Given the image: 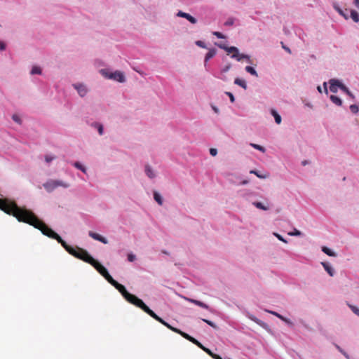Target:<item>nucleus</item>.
I'll list each match as a JSON object with an SVG mask.
<instances>
[{
  "label": "nucleus",
  "instance_id": "obj_23",
  "mask_svg": "<svg viewBox=\"0 0 359 359\" xmlns=\"http://www.w3.org/2000/svg\"><path fill=\"white\" fill-rule=\"evenodd\" d=\"M154 198L160 205H161L163 204L162 197L158 192L154 191Z\"/></svg>",
  "mask_w": 359,
  "mask_h": 359
},
{
  "label": "nucleus",
  "instance_id": "obj_6",
  "mask_svg": "<svg viewBox=\"0 0 359 359\" xmlns=\"http://www.w3.org/2000/svg\"><path fill=\"white\" fill-rule=\"evenodd\" d=\"M102 74L109 79H113L114 81L123 83L126 81L125 76L123 72L120 71H115L114 72H109L105 69L101 70Z\"/></svg>",
  "mask_w": 359,
  "mask_h": 359
},
{
  "label": "nucleus",
  "instance_id": "obj_10",
  "mask_svg": "<svg viewBox=\"0 0 359 359\" xmlns=\"http://www.w3.org/2000/svg\"><path fill=\"white\" fill-rule=\"evenodd\" d=\"M177 15L179 16V17H182V18H186L187 20H189L192 24H196V22H197L196 19L194 17L191 16L189 13H184V12L181 11H180L177 13Z\"/></svg>",
  "mask_w": 359,
  "mask_h": 359
},
{
  "label": "nucleus",
  "instance_id": "obj_24",
  "mask_svg": "<svg viewBox=\"0 0 359 359\" xmlns=\"http://www.w3.org/2000/svg\"><path fill=\"white\" fill-rule=\"evenodd\" d=\"M245 71L253 76H258L256 70L252 67L247 66L245 67Z\"/></svg>",
  "mask_w": 359,
  "mask_h": 359
},
{
  "label": "nucleus",
  "instance_id": "obj_36",
  "mask_svg": "<svg viewBox=\"0 0 359 359\" xmlns=\"http://www.w3.org/2000/svg\"><path fill=\"white\" fill-rule=\"evenodd\" d=\"M202 320H203V321H204L205 323H206L208 325H210V326H211L212 327H213V328H217L216 325H215L213 322H212V321H210V320H207V319H202Z\"/></svg>",
  "mask_w": 359,
  "mask_h": 359
},
{
  "label": "nucleus",
  "instance_id": "obj_32",
  "mask_svg": "<svg viewBox=\"0 0 359 359\" xmlns=\"http://www.w3.org/2000/svg\"><path fill=\"white\" fill-rule=\"evenodd\" d=\"M350 109L353 114H356L359 111V107L356 104H352L350 106Z\"/></svg>",
  "mask_w": 359,
  "mask_h": 359
},
{
  "label": "nucleus",
  "instance_id": "obj_53",
  "mask_svg": "<svg viewBox=\"0 0 359 359\" xmlns=\"http://www.w3.org/2000/svg\"><path fill=\"white\" fill-rule=\"evenodd\" d=\"M353 4L358 9H359V0H354Z\"/></svg>",
  "mask_w": 359,
  "mask_h": 359
},
{
  "label": "nucleus",
  "instance_id": "obj_20",
  "mask_svg": "<svg viewBox=\"0 0 359 359\" xmlns=\"http://www.w3.org/2000/svg\"><path fill=\"white\" fill-rule=\"evenodd\" d=\"M145 172L149 178H154L155 177V174L149 165L145 166Z\"/></svg>",
  "mask_w": 359,
  "mask_h": 359
},
{
  "label": "nucleus",
  "instance_id": "obj_59",
  "mask_svg": "<svg viewBox=\"0 0 359 359\" xmlns=\"http://www.w3.org/2000/svg\"><path fill=\"white\" fill-rule=\"evenodd\" d=\"M166 327H167L168 329H170V330H172V327H172V326H171L170 324L166 325Z\"/></svg>",
  "mask_w": 359,
  "mask_h": 359
},
{
  "label": "nucleus",
  "instance_id": "obj_39",
  "mask_svg": "<svg viewBox=\"0 0 359 359\" xmlns=\"http://www.w3.org/2000/svg\"><path fill=\"white\" fill-rule=\"evenodd\" d=\"M250 172L252 174H255L257 177H258L259 178H261V179H264L266 177V176L259 175L257 170H250Z\"/></svg>",
  "mask_w": 359,
  "mask_h": 359
},
{
  "label": "nucleus",
  "instance_id": "obj_15",
  "mask_svg": "<svg viewBox=\"0 0 359 359\" xmlns=\"http://www.w3.org/2000/svg\"><path fill=\"white\" fill-rule=\"evenodd\" d=\"M216 50L214 48L210 49L205 57V62H207L210 59L216 55Z\"/></svg>",
  "mask_w": 359,
  "mask_h": 359
},
{
  "label": "nucleus",
  "instance_id": "obj_55",
  "mask_svg": "<svg viewBox=\"0 0 359 359\" xmlns=\"http://www.w3.org/2000/svg\"><path fill=\"white\" fill-rule=\"evenodd\" d=\"M337 10H338V11L339 12V13H340V14H341V15H343L344 16V18H345L346 19H347V18H348V17H347V16H346V15L343 13V12H342V11H341V10H340V9H337Z\"/></svg>",
  "mask_w": 359,
  "mask_h": 359
},
{
  "label": "nucleus",
  "instance_id": "obj_11",
  "mask_svg": "<svg viewBox=\"0 0 359 359\" xmlns=\"http://www.w3.org/2000/svg\"><path fill=\"white\" fill-rule=\"evenodd\" d=\"M88 235L92 238H93V239H95L96 241H99L102 242L104 244H107V240L104 237L102 236L101 235H100V234H98L97 233H95V232H93V231H89Z\"/></svg>",
  "mask_w": 359,
  "mask_h": 359
},
{
  "label": "nucleus",
  "instance_id": "obj_28",
  "mask_svg": "<svg viewBox=\"0 0 359 359\" xmlns=\"http://www.w3.org/2000/svg\"><path fill=\"white\" fill-rule=\"evenodd\" d=\"M32 74H41V69L39 67L34 66L32 67L31 71Z\"/></svg>",
  "mask_w": 359,
  "mask_h": 359
},
{
  "label": "nucleus",
  "instance_id": "obj_41",
  "mask_svg": "<svg viewBox=\"0 0 359 359\" xmlns=\"http://www.w3.org/2000/svg\"><path fill=\"white\" fill-rule=\"evenodd\" d=\"M213 34L219 39H224L225 38V36L221 32H214Z\"/></svg>",
  "mask_w": 359,
  "mask_h": 359
},
{
  "label": "nucleus",
  "instance_id": "obj_46",
  "mask_svg": "<svg viewBox=\"0 0 359 359\" xmlns=\"http://www.w3.org/2000/svg\"><path fill=\"white\" fill-rule=\"evenodd\" d=\"M210 154L212 156H215L217 155V150L215 148H211L210 149Z\"/></svg>",
  "mask_w": 359,
  "mask_h": 359
},
{
  "label": "nucleus",
  "instance_id": "obj_60",
  "mask_svg": "<svg viewBox=\"0 0 359 359\" xmlns=\"http://www.w3.org/2000/svg\"><path fill=\"white\" fill-rule=\"evenodd\" d=\"M317 89L319 91V93H322V89H321L320 86H318Z\"/></svg>",
  "mask_w": 359,
  "mask_h": 359
},
{
  "label": "nucleus",
  "instance_id": "obj_34",
  "mask_svg": "<svg viewBox=\"0 0 359 359\" xmlns=\"http://www.w3.org/2000/svg\"><path fill=\"white\" fill-rule=\"evenodd\" d=\"M12 118L15 122L18 123V124H21V119L17 114H13L12 116Z\"/></svg>",
  "mask_w": 359,
  "mask_h": 359
},
{
  "label": "nucleus",
  "instance_id": "obj_4",
  "mask_svg": "<svg viewBox=\"0 0 359 359\" xmlns=\"http://www.w3.org/2000/svg\"><path fill=\"white\" fill-rule=\"evenodd\" d=\"M128 302L130 304L136 306L137 307L140 308L142 310H143L145 313H147L148 315L151 316L153 313V311L150 309L144 302L142 299H139L137 297H136L134 294H130V295L128 297V298L126 299Z\"/></svg>",
  "mask_w": 359,
  "mask_h": 359
},
{
  "label": "nucleus",
  "instance_id": "obj_52",
  "mask_svg": "<svg viewBox=\"0 0 359 359\" xmlns=\"http://www.w3.org/2000/svg\"><path fill=\"white\" fill-rule=\"evenodd\" d=\"M283 321L285 323H286L287 324H288L289 325H292L293 323L291 322V320L287 318H285V319L283 320Z\"/></svg>",
  "mask_w": 359,
  "mask_h": 359
},
{
  "label": "nucleus",
  "instance_id": "obj_12",
  "mask_svg": "<svg viewBox=\"0 0 359 359\" xmlns=\"http://www.w3.org/2000/svg\"><path fill=\"white\" fill-rule=\"evenodd\" d=\"M74 88L77 90L79 94L81 96V97H84L86 93H87V88H86V86L83 84H76V85H74Z\"/></svg>",
  "mask_w": 359,
  "mask_h": 359
},
{
  "label": "nucleus",
  "instance_id": "obj_2",
  "mask_svg": "<svg viewBox=\"0 0 359 359\" xmlns=\"http://www.w3.org/2000/svg\"><path fill=\"white\" fill-rule=\"evenodd\" d=\"M0 209L15 217L19 222L27 224H29L35 215L31 210L20 208L14 201L8 199L0 198Z\"/></svg>",
  "mask_w": 359,
  "mask_h": 359
},
{
  "label": "nucleus",
  "instance_id": "obj_61",
  "mask_svg": "<svg viewBox=\"0 0 359 359\" xmlns=\"http://www.w3.org/2000/svg\"><path fill=\"white\" fill-rule=\"evenodd\" d=\"M302 164H303V165H306V161H303V162H302Z\"/></svg>",
  "mask_w": 359,
  "mask_h": 359
},
{
  "label": "nucleus",
  "instance_id": "obj_40",
  "mask_svg": "<svg viewBox=\"0 0 359 359\" xmlns=\"http://www.w3.org/2000/svg\"><path fill=\"white\" fill-rule=\"evenodd\" d=\"M273 234L279 241H280L283 243H287V241L285 240L280 234H278L277 233H274Z\"/></svg>",
  "mask_w": 359,
  "mask_h": 359
},
{
  "label": "nucleus",
  "instance_id": "obj_50",
  "mask_svg": "<svg viewBox=\"0 0 359 359\" xmlns=\"http://www.w3.org/2000/svg\"><path fill=\"white\" fill-rule=\"evenodd\" d=\"M6 48V45L3 41H0V50H4Z\"/></svg>",
  "mask_w": 359,
  "mask_h": 359
},
{
  "label": "nucleus",
  "instance_id": "obj_8",
  "mask_svg": "<svg viewBox=\"0 0 359 359\" xmlns=\"http://www.w3.org/2000/svg\"><path fill=\"white\" fill-rule=\"evenodd\" d=\"M185 339L189 340V341L192 342L193 344H196L197 346H198L200 348L203 350L208 355H212V351L209 348L205 347L201 343H200L195 338L192 337L190 335H186Z\"/></svg>",
  "mask_w": 359,
  "mask_h": 359
},
{
  "label": "nucleus",
  "instance_id": "obj_22",
  "mask_svg": "<svg viewBox=\"0 0 359 359\" xmlns=\"http://www.w3.org/2000/svg\"><path fill=\"white\" fill-rule=\"evenodd\" d=\"M322 251L324 253H325L326 255H327L328 256L335 257L337 255L336 253H334L330 248H327L325 246L322 248Z\"/></svg>",
  "mask_w": 359,
  "mask_h": 359
},
{
  "label": "nucleus",
  "instance_id": "obj_25",
  "mask_svg": "<svg viewBox=\"0 0 359 359\" xmlns=\"http://www.w3.org/2000/svg\"><path fill=\"white\" fill-rule=\"evenodd\" d=\"M254 205L259 208V209H261V210H269V207L268 206H266L264 205V204H262L261 202H255L254 203Z\"/></svg>",
  "mask_w": 359,
  "mask_h": 359
},
{
  "label": "nucleus",
  "instance_id": "obj_13",
  "mask_svg": "<svg viewBox=\"0 0 359 359\" xmlns=\"http://www.w3.org/2000/svg\"><path fill=\"white\" fill-rule=\"evenodd\" d=\"M321 264H322L323 268L325 269V270L327 272V273L330 276H333L334 271V269L332 268V266L328 263H326V262H322Z\"/></svg>",
  "mask_w": 359,
  "mask_h": 359
},
{
  "label": "nucleus",
  "instance_id": "obj_3",
  "mask_svg": "<svg viewBox=\"0 0 359 359\" xmlns=\"http://www.w3.org/2000/svg\"><path fill=\"white\" fill-rule=\"evenodd\" d=\"M216 45L218 47H219L220 48L226 50L228 54L233 53V55H231L232 58H235L238 61H241L243 59H247L249 61V62H251L250 56L248 55H245V54H240L238 49L236 47H235V46L228 47L226 45L222 44V43H220V44L217 43Z\"/></svg>",
  "mask_w": 359,
  "mask_h": 359
},
{
  "label": "nucleus",
  "instance_id": "obj_21",
  "mask_svg": "<svg viewBox=\"0 0 359 359\" xmlns=\"http://www.w3.org/2000/svg\"><path fill=\"white\" fill-rule=\"evenodd\" d=\"M351 18H352V20L355 22H359V14L355 10H351Z\"/></svg>",
  "mask_w": 359,
  "mask_h": 359
},
{
  "label": "nucleus",
  "instance_id": "obj_47",
  "mask_svg": "<svg viewBox=\"0 0 359 359\" xmlns=\"http://www.w3.org/2000/svg\"><path fill=\"white\" fill-rule=\"evenodd\" d=\"M265 311H266V312L269 313L276 316L277 318L278 317L279 313L276 311H269V310H265Z\"/></svg>",
  "mask_w": 359,
  "mask_h": 359
},
{
  "label": "nucleus",
  "instance_id": "obj_29",
  "mask_svg": "<svg viewBox=\"0 0 359 359\" xmlns=\"http://www.w3.org/2000/svg\"><path fill=\"white\" fill-rule=\"evenodd\" d=\"M93 126L97 128L99 134L102 135L103 134V126L98 123H94Z\"/></svg>",
  "mask_w": 359,
  "mask_h": 359
},
{
  "label": "nucleus",
  "instance_id": "obj_1",
  "mask_svg": "<svg viewBox=\"0 0 359 359\" xmlns=\"http://www.w3.org/2000/svg\"><path fill=\"white\" fill-rule=\"evenodd\" d=\"M29 224L40 230L43 234L48 237L55 239L71 255L92 265L109 283L113 278L107 269L93 258L87 250L77 246L74 248L69 245L57 233L36 215L34 216Z\"/></svg>",
  "mask_w": 359,
  "mask_h": 359
},
{
  "label": "nucleus",
  "instance_id": "obj_9",
  "mask_svg": "<svg viewBox=\"0 0 359 359\" xmlns=\"http://www.w3.org/2000/svg\"><path fill=\"white\" fill-rule=\"evenodd\" d=\"M330 90L331 92L335 93L338 90V88L341 89V85H343L337 79H330Z\"/></svg>",
  "mask_w": 359,
  "mask_h": 359
},
{
  "label": "nucleus",
  "instance_id": "obj_18",
  "mask_svg": "<svg viewBox=\"0 0 359 359\" xmlns=\"http://www.w3.org/2000/svg\"><path fill=\"white\" fill-rule=\"evenodd\" d=\"M150 316L152 317L156 320L161 323V324H163V325H165V327H166V325H168V323H166L164 320H163L161 318H160L158 316H157L154 311Z\"/></svg>",
  "mask_w": 359,
  "mask_h": 359
},
{
  "label": "nucleus",
  "instance_id": "obj_37",
  "mask_svg": "<svg viewBox=\"0 0 359 359\" xmlns=\"http://www.w3.org/2000/svg\"><path fill=\"white\" fill-rule=\"evenodd\" d=\"M234 23V20L233 18H229L225 22L224 25L226 26H231Z\"/></svg>",
  "mask_w": 359,
  "mask_h": 359
},
{
  "label": "nucleus",
  "instance_id": "obj_51",
  "mask_svg": "<svg viewBox=\"0 0 359 359\" xmlns=\"http://www.w3.org/2000/svg\"><path fill=\"white\" fill-rule=\"evenodd\" d=\"M281 45H282L283 48H284L289 53H291L290 49L288 47L285 46L283 42H281Z\"/></svg>",
  "mask_w": 359,
  "mask_h": 359
},
{
  "label": "nucleus",
  "instance_id": "obj_49",
  "mask_svg": "<svg viewBox=\"0 0 359 359\" xmlns=\"http://www.w3.org/2000/svg\"><path fill=\"white\" fill-rule=\"evenodd\" d=\"M230 68H231V65H226V67H224L222 69V72H228V71L229 70V69H230Z\"/></svg>",
  "mask_w": 359,
  "mask_h": 359
},
{
  "label": "nucleus",
  "instance_id": "obj_17",
  "mask_svg": "<svg viewBox=\"0 0 359 359\" xmlns=\"http://www.w3.org/2000/svg\"><path fill=\"white\" fill-rule=\"evenodd\" d=\"M234 83L236 84V85H238L239 86L242 87L244 89L247 88L246 82L244 80L241 79L239 78H236L235 79Z\"/></svg>",
  "mask_w": 359,
  "mask_h": 359
},
{
  "label": "nucleus",
  "instance_id": "obj_58",
  "mask_svg": "<svg viewBox=\"0 0 359 359\" xmlns=\"http://www.w3.org/2000/svg\"><path fill=\"white\" fill-rule=\"evenodd\" d=\"M336 347H337V348L339 351H341V353H343L344 355H346V354L343 352V351L341 349V348H340L338 345H336Z\"/></svg>",
  "mask_w": 359,
  "mask_h": 359
},
{
  "label": "nucleus",
  "instance_id": "obj_7",
  "mask_svg": "<svg viewBox=\"0 0 359 359\" xmlns=\"http://www.w3.org/2000/svg\"><path fill=\"white\" fill-rule=\"evenodd\" d=\"M109 283L113 285L116 290H118V292L123 296V297L127 299L128 297L130 295V293H129L127 290L126 289L125 286L118 283L116 280H115L114 278H111L109 281Z\"/></svg>",
  "mask_w": 359,
  "mask_h": 359
},
{
  "label": "nucleus",
  "instance_id": "obj_27",
  "mask_svg": "<svg viewBox=\"0 0 359 359\" xmlns=\"http://www.w3.org/2000/svg\"><path fill=\"white\" fill-rule=\"evenodd\" d=\"M250 146L252 147L253 148H255V149H257L263 153H264L266 151L265 148L261 145L254 144V143H250Z\"/></svg>",
  "mask_w": 359,
  "mask_h": 359
},
{
  "label": "nucleus",
  "instance_id": "obj_19",
  "mask_svg": "<svg viewBox=\"0 0 359 359\" xmlns=\"http://www.w3.org/2000/svg\"><path fill=\"white\" fill-rule=\"evenodd\" d=\"M330 100L333 103H334L337 106H341L342 104L341 100L336 95H331Z\"/></svg>",
  "mask_w": 359,
  "mask_h": 359
},
{
  "label": "nucleus",
  "instance_id": "obj_56",
  "mask_svg": "<svg viewBox=\"0 0 359 359\" xmlns=\"http://www.w3.org/2000/svg\"><path fill=\"white\" fill-rule=\"evenodd\" d=\"M278 318L283 321V320L285 319V317H284L282 315L279 314Z\"/></svg>",
  "mask_w": 359,
  "mask_h": 359
},
{
  "label": "nucleus",
  "instance_id": "obj_43",
  "mask_svg": "<svg viewBox=\"0 0 359 359\" xmlns=\"http://www.w3.org/2000/svg\"><path fill=\"white\" fill-rule=\"evenodd\" d=\"M350 307H351L352 311L359 316V309H358L356 306H351Z\"/></svg>",
  "mask_w": 359,
  "mask_h": 359
},
{
  "label": "nucleus",
  "instance_id": "obj_38",
  "mask_svg": "<svg viewBox=\"0 0 359 359\" xmlns=\"http://www.w3.org/2000/svg\"><path fill=\"white\" fill-rule=\"evenodd\" d=\"M196 44L201 48H206L205 43L202 41H196Z\"/></svg>",
  "mask_w": 359,
  "mask_h": 359
},
{
  "label": "nucleus",
  "instance_id": "obj_54",
  "mask_svg": "<svg viewBox=\"0 0 359 359\" xmlns=\"http://www.w3.org/2000/svg\"><path fill=\"white\" fill-rule=\"evenodd\" d=\"M323 86H324L323 90H325V93L326 94H327L328 93V90H327V83L325 82L323 83Z\"/></svg>",
  "mask_w": 359,
  "mask_h": 359
},
{
  "label": "nucleus",
  "instance_id": "obj_42",
  "mask_svg": "<svg viewBox=\"0 0 359 359\" xmlns=\"http://www.w3.org/2000/svg\"><path fill=\"white\" fill-rule=\"evenodd\" d=\"M135 258H136V257H135V255H133V254H128V260L129 262H132L135 261Z\"/></svg>",
  "mask_w": 359,
  "mask_h": 359
},
{
  "label": "nucleus",
  "instance_id": "obj_33",
  "mask_svg": "<svg viewBox=\"0 0 359 359\" xmlns=\"http://www.w3.org/2000/svg\"><path fill=\"white\" fill-rule=\"evenodd\" d=\"M56 157L55 156H50V155H46L45 156V161L47 163L51 162L53 160L55 159Z\"/></svg>",
  "mask_w": 359,
  "mask_h": 359
},
{
  "label": "nucleus",
  "instance_id": "obj_44",
  "mask_svg": "<svg viewBox=\"0 0 359 359\" xmlns=\"http://www.w3.org/2000/svg\"><path fill=\"white\" fill-rule=\"evenodd\" d=\"M250 318L253 320L254 322H255L256 323L259 324V325H262V321L259 320L258 318H257L255 316H250Z\"/></svg>",
  "mask_w": 359,
  "mask_h": 359
},
{
  "label": "nucleus",
  "instance_id": "obj_48",
  "mask_svg": "<svg viewBox=\"0 0 359 359\" xmlns=\"http://www.w3.org/2000/svg\"><path fill=\"white\" fill-rule=\"evenodd\" d=\"M211 356L213 359H222L219 355L215 354L212 352V355H209Z\"/></svg>",
  "mask_w": 359,
  "mask_h": 359
},
{
  "label": "nucleus",
  "instance_id": "obj_57",
  "mask_svg": "<svg viewBox=\"0 0 359 359\" xmlns=\"http://www.w3.org/2000/svg\"><path fill=\"white\" fill-rule=\"evenodd\" d=\"M212 109L215 111V112L218 113L219 109L216 107H212Z\"/></svg>",
  "mask_w": 359,
  "mask_h": 359
},
{
  "label": "nucleus",
  "instance_id": "obj_14",
  "mask_svg": "<svg viewBox=\"0 0 359 359\" xmlns=\"http://www.w3.org/2000/svg\"><path fill=\"white\" fill-rule=\"evenodd\" d=\"M189 301L201 308L209 309V306L201 301L192 299H189Z\"/></svg>",
  "mask_w": 359,
  "mask_h": 359
},
{
  "label": "nucleus",
  "instance_id": "obj_5",
  "mask_svg": "<svg viewBox=\"0 0 359 359\" xmlns=\"http://www.w3.org/2000/svg\"><path fill=\"white\" fill-rule=\"evenodd\" d=\"M43 187L48 192H52L59 187L68 188L69 184L61 180H49L43 184Z\"/></svg>",
  "mask_w": 359,
  "mask_h": 359
},
{
  "label": "nucleus",
  "instance_id": "obj_31",
  "mask_svg": "<svg viewBox=\"0 0 359 359\" xmlns=\"http://www.w3.org/2000/svg\"><path fill=\"white\" fill-rule=\"evenodd\" d=\"M172 331L180 334L182 337H183L184 338H185V336L186 335H189L188 334L181 331L180 330L177 329V328H175V327H172Z\"/></svg>",
  "mask_w": 359,
  "mask_h": 359
},
{
  "label": "nucleus",
  "instance_id": "obj_16",
  "mask_svg": "<svg viewBox=\"0 0 359 359\" xmlns=\"http://www.w3.org/2000/svg\"><path fill=\"white\" fill-rule=\"evenodd\" d=\"M271 113L275 118V121L277 124H280L281 123V116L278 114V112L275 109H271Z\"/></svg>",
  "mask_w": 359,
  "mask_h": 359
},
{
  "label": "nucleus",
  "instance_id": "obj_26",
  "mask_svg": "<svg viewBox=\"0 0 359 359\" xmlns=\"http://www.w3.org/2000/svg\"><path fill=\"white\" fill-rule=\"evenodd\" d=\"M341 90H343L344 93H346L348 96H350L351 98H354L353 95L352 93L348 90V88L343 85H341Z\"/></svg>",
  "mask_w": 359,
  "mask_h": 359
},
{
  "label": "nucleus",
  "instance_id": "obj_45",
  "mask_svg": "<svg viewBox=\"0 0 359 359\" xmlns=\"http://www.w3.org/2000/svg\"><path fill=\"white\" fill-rule=\"evenodd\" d=\"M226 93L229 97V99H230L231 102H233L235 101V98H234L233 95L231 93H230V92H227Z\"/></svg>",
  "mask_w": 359,
  "mask_h": 359
},
{
  "label": "nucleus",
  "instance_id": "obj_30",
  "mask_svg": "<svg viewBox=\"0 0 359 359\" xmlns=\"http://www.w3.org/2000/svg\"><path fill=\"white\" fill-rule=\"evenodd\" d=\"M74 165L76 168H78V169L81 170L83 172L86 173V168H85L84 166H83V165H82L79 162H75V163H74Z\"/></svg>",
  "mask_w": 359,
  "mask_h": 359
},
{
  "label": "nucleus",
  "instance_id": "obj_35",
  "mask_svg": "<svg viewBox=\"0 0 359 359\" xmlns=\"http://www.w3.org/2000/svg\"><path fill=\"white\" fill-rule=\"evenodd\" d=\"M288 235L290 236H300L302 235V232L296 229H294V231L293 232H289Z\"/></svg>",
  "mask_w": 359,
  "mask_h": 359
}]
</instances>
